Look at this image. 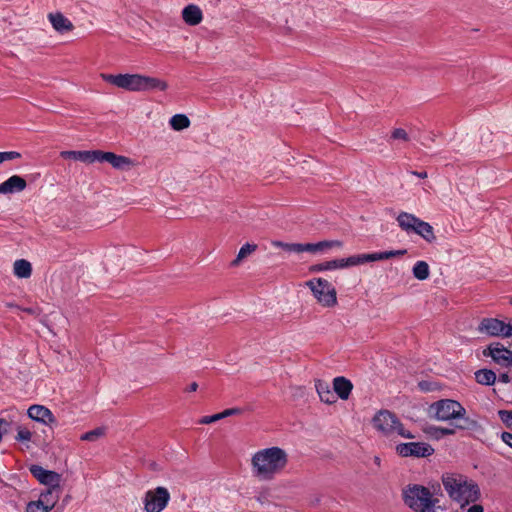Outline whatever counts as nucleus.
Wrapping results in <instances>:
<instances>
[{
    "label": "nucleus",
    "mask_w": 512,
    "mask_h": 512,
    "mask_svg": "<svg viewBox=\"0 0 512 512\" xmlns=\"http://www.w3.org/2000/svg\"><path fill=\"white\" fill-rule=\"evenodd\" d=\"M442 484L449 498L461 508L477 502L481 497L479 485L465 475L445 473L442 475Z\"/></svg>",
    "instance_id": "nucleus-1"
},
{
    "label": "nucleus",
    "mask_w": 512,
    "mask_h": 512,
    "mask_svg": "<svg viewBox=\"0 0 512 512\" xmlns=\"http://www.w3.org/2000/svg\"><path fill=\"white\" fill-rule=\"evenodd\" d=\"M287 454L279 447L257 451L251 459L252 473L259 480H271L286 465Z\"/></svg>",
    "instance_id": "nucleus-2"
},
{
    "label": "nucleus",
    "mask_w": 512,
    "mask_h": 512,
    "mask_svg": "<svg viewBox=\"0 0 512 512\" xmlns=\"http://www.w3.org/2000/svg\"><path fill=\"white\" fill-rule=\"evenodd\" d=\"M404 504L414 512H436L439 502L429 488L419 484H409L402 489Z\"/></svg>",
    "instance_id": "nucleus-3"
},
{
    "label": "nucleus",
    "mask_w": 512,
    "mask_h": 512,
    "mask_svg": "<svg viewBox=\"0 0 512 512\" xmlns=\"http://www.w3.org/2000/svg\"><path fill=\"white\" fill-rule=\"evenodd\" d=\"M374 428L385 436L397 434L401 437L412 439L414 435L406 430L398 417L388 411L380 410L372 419Z\"/></svg>",
    "instance_id": "nucleus-4"
},
{
    "label": "nucleus",
    "mask_w": 512,
    "mask_h": 512,
    "mask_svg": "<svg viewBox=\"0 0 512 512\" xmlns=\"http://www.w3.org/2000/svg\"><path fill=\"white\" fill-rule=\"evenodd\" d=\"M430 417L438 421H450L466 414V409L456 400L441 399L428 408Z\"/></svg>",
    "instance_id": "nucleus-5"
},
{
    "label": "nucleus",
    "mask_w": 512,
    "mask_h": 512,
    "mask_svg": "<svg viewBox=\"0 0 512 512\" xmlns=\"http://www.w3.org/2000/svg\"><path fill=\"white\" fill-rule=\"evenodd\" d=\"M317 302L323 307H334L337 304V292L332 284L323 278H314L307 282Z\"/></svg>",
    "instance_id": "nucleus-6"
},
{
    "label": "nucleus",
    "mask_w": 512,
    "mask_h": 512,
    "mask_svg": "<svg viewBox=\"0 0 512 512\" xmlns=\"http://www.w3.org/2000/svg\"><path fill=\"white\" fill-rule=\"evenodd\" d=\"M170 501V493L167 488L159 486L148 490L143 498L145 512H161Z\"/></svg>",
    "instance_id": "nucleus-7"
},
{
    "label": "nucleus",
    "mask_w": 512,
    "mask_h": 512,
    "mask_svg": "<svg viewBox=\"0 0 512 512\" xmlns=\"http://www.w3.org/2000/svg\"><path fill=\"white\" fill-rule=\"evenodd\" d=\"M101 78L118 88L132 91L142 92V75L141 74H101Z\"/></svg>",
    "instance_id": "nucleus-8"
},
{
    "label": "nucleus",
    "mask_w": 512,
    "mask_h": 512,
    "mask_svg": "<svg viewBox=\"0 0 512 512\" xmlns=\"http://www.w3.org/2000/svg\"><path fill=\"white\" fill-rule=\"evenodd\" d=\"M478 332L492 337H509L512 336V325L510 323L496 319L483 318L478 325Z\"/></svg>",
    "instance_id": "nucleus-9"
},
{
    "label": "nucleus",
    "mask_w": 512,
    "mask_h": 512,
    "mask_svg": "<svg viewBox=\"0 0 512 512\" xmlns=\"http://www.w3.org/2000/svg\"><path fill=\"white\" fill-rule=\"evenodd\" d=\"M396 452L401 457L425 458L434 453L433 447L424 442L400 443L396 446Z\"/></svg>",
    "instance_id": "nucleus-10"
},
{
    "label": "nucleus",
    "mask_w": 512,
    "mask_h": 512,
    "mask_svg": "<svg viewBox=\"0 0 512 512\" xmlns=\"http://www.w3.org/2000/svg\"><path fill=\"white\" fill-rule=\"evenodd\" d=\"M483 356L491 357L493 361L502 366H512V351L504 347L501 343H492L483 350Z\"/></svg>",
    "instance_id": "nucleus-11"
},
{
    "label": "nucleus",
    "mask_w": 512,
    "mask_h": 512,
    "mask_svg": "<svg viewBox=\"0 0 512 512\" xmlns=\"http://www.w3.org/2000/svg\"><path fill=\"white\" fill-rule=\"evenodd\" d=\"M29 471L41 484L47 487L60 486L62 476L55 471L46 470L40 465H31Z\"/></svg>",
    "instance_id": "nucleus-12"
},
{
    "label": "nucleus",
    "mask_w": 512,
    "mask_h": 512,
    "mask_svg": "<svg viewBox=\"0 0 512 512\" xmlns=\"http://www.w3.org/2000/svg\"><path fill=\"white\" fill-rule=\"evenodd\" d=\"M360 265V258L358 255L350 256L346 259H335L318 263L310 267L311 272H321L326 270L342 269L350 266Z\"/></svg>",
    "instance_id": "nucleus-13"
},
{
    "label": "nucleus",
    "mask_w": 512,
    "mask_h": 512,
    "mask_svg": "<svg viewBox=\"0 0 512 512\" xmlns=\"http://www.w3.org/2000/svg\"><path fill=\"white\" fill-rule=\"evenodd\" d=\"M342 243L340 241H321V242H318V243H305V244H301V243H294V244H290V252L293 251V252H297V253H301V252H317V251H321L325 248H331V247H334V246H341Z\"/></svg>",
    "instance_id": "nucleus-14"
},
{
    "label": "nucleus",
    "mask_w": 512,
    "mask_h": 512,
    "mask_svg": "<svg viewBox=\"0 0 512 512\" xmlns=\"http://www.w3.org/2000/svg\"><path fill=\"white\" fill-rule=\"evenodd\" d=\"M26 180L18 175H13L0 184V194L7 195L22 192L26 189Z\"/></svg>",
    "instance_id": "nucleus-15"
},
{
    "label": "nucleus",
    "mask_w": 512,
    "mask_h": 512,
    "mask_svg": "<svg viewBox=\"0 0 512 512\" xmlns=\"http://www.w3.org/2000/svg\"><path fill=\"white\" fill-rule=\"evenodd\" d=\"M27 413L29 418H31L32 420L41 422L46 425H50L56 422V419L52 412L42 405L30 406Z\"/></svg>",
    "instance_id": "nucleus-16"
},
{
    "label": "nucleus",
    "mask_w": 512,
    "mask_h": 512,
    "mask_svg": "<svg viewBox=\"0 0 512 512\" xmlns=\"http://www.w3.org/2000/svg\"><path fill=\"white\" fill-rule=\"evenodd\" d=\"M407 253V250L401 249V250H391V251H384V252H377V253H371V254H359L358 257L360 258V264H364L366 262H373V261H379V260H386L393 257H400Z\"/></svg>",
    "instance_id": "nucleus-17"
},
{
    "label": "nucleus",
    "mask_w": 512,
    "mask_h": 512,
    "mask_svg": "<svg viewBox=\"0 0 512 512\" xmlns=\"http://www.w3.org/2000/svg\"><path fill=\"white\" fill-rule=\"evenodd\" d=\"M48 19L53 28L59 33L72 31L74 26L72 22L66 18L61 12L49 13Z\"/></svg>",
    "instance_id": "nucleus-18"
},
{
    "label": "nucleus",
    "mask_w": 512,
    "mask_h": 512,
    "mask_svg": "<svg viewBox=\"0 0 512 512\" xmlns=\"http://www.w3.org/2000/svg\"><path fill=\"white\" fill-rule=\"evenodd\" d=\"M61 492V486L47 487L41 492L39 500L43 501L44 505L51 511L58 502Z\"/></svg>",
    "instance_id": "nucleus-19"
},
{
    "label": "nucleus",
    "mask_w": 512,
    "mask_h": 512,
    "mask_svg": "<svg viewBox=\"0 0 512 512\" xmlns=\"http://www.w3.org/2000/svg\"><path fill=\"white\" fill-rule=\"evenodd\" d=\"M333 389L340 399L347 400L353 389V384L345 377L339 376L333 380Z\"/></svg>",
    "instance_id": "nucleus-20"
},
{
    "label": "nucleus",
    "mask_w": 512,
    "mask_h": 512,
    "mask_svg": "<svg viewBox=\"0 0 512 512\" xmlns=\"http://www.w3.org/2000/svg\"><path fill=\"white\" fill-rule=\"evenodd\" d=\"M182 18L188 25H198L203 18L201 9L194 4L186 6L182 11Z\"/></svg>",
    "instance_id": "nucleus-21"
},
{
    "label": "nucleus",
    "mask_w": 512,
    "mask_h": 512,
    "mask_svg": "<svg viewBox=\"0 0 512 512\" xmlns=\"http://www.w3.org/2000/svg\"><path fill=\"white\" fill-rule=\"evenodd\" d=\"M419 220L420 218L407 212H401L397 216V222L399 227L407 233L414 232Z\"/></svg>",
    "instance_id": "nucleus-22"
},
{
    "label": "nucleus",
    "mask_w": 512,
    "mask_h": 512,
    "mask_svg": "<svg viewBox=\"0 0 512 512\" xmlns=\"http://www.w3.org/2000/svg\"><path fill=\"white\" fill-rule=\"evenodd\" d=\"M167 88L168 84L166 81L142 75V92L151 90L165 91Z\"/></svg>",
    "instance_id": "nucleus-23"
},
{
    "label": "nucleus",
    "mask_w": 512,
    "mask_h": 512,
    "mask_svg": "<svg viewBox=\"0 0 512 512\" xmlns=\"http://www.w3.org/2000/svg\"><path fill=\"white\" fill-rule=\"evenodd\" d=\"M316 390L320 397V400L326 404H333L336 402L335 392H333L329 385L324 381L316 382Z\"/></svg>",
    "instance_id": "nucleus-24"
},
{
    "label": "nucleus",
    "mask_w": 512,
    "mask_h": 512,
    "mask_svg": "<svg viewBox=\"0 0 512 512\" xmlns=\"http://www.w3.org/2000/svg\"><path fill=\"white\" fill-rule=\"evenodd\" d=\"M414 233L421 236L423 239H425L429 243L435 241V239H436L433 227L429 223H427L421 219L419 220L418 224L416 225Z\"/></svg>",
    "instance_id": "nucleus-25"
},
{
    "label": "nucleus",
    "mask_w": 512,
    "mask_h": 512,
    "mask_svg": "<svg viewBox=\"0 0 512 512\" xmlns=\"http://www.w3.org/2000/svg\"><path fill=\"white\" fill-rule=\"evenodd\" d=\"M14 274L19 278H28L32 274L31 263L25 259H19L14 262Z\"/></svg>",
    "instance_id": "nucleus-26"
},
{
    "label": "nucleus",
    "mask_w": 512,
    "mask_h": 512,
    "mask_svg": "<svg viewBox=\"0 0 512 512\" xmlns=\"http://www.w3.org/2000/svg\"><path fill=\"white\" fill-rule=\"evenodd\" d=\"M475 380L481 385L490 386L496 381V374L490 369H480L475 372Z\"/></svg>",
    "instance_id": "nucleus-27"
},
{
    "label": "nucleus",
    "mask_w": 512,
    "mask_h": 512,
    "mask_svg": "<svg viewBox=\"0 0 512 512\" xmlns=\"http://www.w3.org/2000/svg\"><path fill=\"white\" fill-rule=\"evenodd\" d=\"M455 420H457V422L455 423V430L459 429L476 431L480 428L479 423L476 420L467 417L466 414L460 417H456Z\"/></svg>",
    "instance_id": "nucleus-28"
},
{
    "label": "nucleus",
    "mask_w": 512,
    "mask_h": 512,
    "mask_svg": "<svg viewBox=\"0 0 512 512\" xmlns=\"http://www.w3.org/2000/svg\"><path fill=\"white\" fill-rule=\"evenodd\" d=\"M169 123L175 131H181L190 126V120L185 114H175L171 117Z\"/></svg>",
    "instance_id": "nucleus-29"
},
{
    "label": "nucleus",
    "mask_w": 512,
    "mask_h": 512,
    "mask_svg": "<svg viewBox=\"0 0 512 512\" xmlns=\"http://www.w3.org/2000/svg\"><path fill=\"white\" fill-rule=\"evenodd\" d=\"M413 276L418 280H426L430 275L429 265L425 261H417L412 269Z\"/></svg>",
    "instance_id": "nucleus-30"
},
{
    "label": "nucleus",
    "mask_w": 512,
    "mask_h": 512,
    "mask_svg": "<svg viewBox=\"0 0 512 512\" xmlns=\"http://www.w3.org/2000/svg\"><path fill=\"white\" fill-rule=\"evenodd\" d=\"M256 249H257L256 244H250V243L244 244L240 248L236 258L231 262V266H238L243 259H245L249 255H251L254 251H256Z\"/></svg>",
    "instance_id": "nucleus-31"
},
{
    "label": "nucleus",
    "mask_w": 512,
    "mask_h": 512,
    "mask_svg": "<svg viewBox=\"0 0 512 512\" xmlns=\"http://www.w3.org/2000/svg\"><path fill=\"white\" fill-rule=\"evenodd\" d=\"M61 157L90 163V151H62Z\"/></svg>",
    "instance_id": "nucleus-32"
},
{
    "label": "nucleus",
    "mask_w": 512,
    "mask_h": 512,
    "mask_svg": "<svg viewBox=\"0 0 512 512\" xmlns=\"http://www.w3.org/2000/svg\"><path fill=\"white\" fill-rule=\"evenodd\" d=\"M108 163H110L116 169H124L126 166L131 164V160L128 157L116 155L111 152Z\"/></svg>",
    "instance_id": "nucleus-33"
},
{
    "label": "nucleus",
    "mask_w": 512,
    "mask_h": 512,
    "mask_svg": "<svg viewBox=\"0 0 512 512\" xmlns=\"http://www.w3.org/2000/svg\"><path fill=\"white\" fill-rule=\"evenodd\" d=\"M104 435H105V428L97 427L91 431H88V432L82 434L80 439L82 441L95 442Z\"/></svg>",
    "instance_id": "nucleus-34"
},
{
    "label": "nucleus",
    "mask_w": 512,
    "mask_h": 512,
    "mask_svg": "<svg viewBox=\"0 0 512 512\" xmlns=\"http://www.w3.org/2000/svg\"><path fill=\"white\" fill-rule=\"evenodd\" d=\"M426 432L436 439L455 434L454 428L429 427Z\"/></svg>",
    "instance_id": "nucleus-35"
},
{
    "label": "nucleus",
    "mask_w": 512,
    "mask_h": 512,
    "mask_svg": "<svg viewBox=\"0 0 512 512\" xmlns=\"http://www.w3.org/2000/svg\"><path fill=\"white\" fill-rule=\"evenodd\" d=\"M16 430H17V435H16L15 439L17 441H19V442H28V441L31 440L32 433H31L30 429H28L25 426L18 425L16 427Z\"/></svg>",
    "instance_id": "nucleus-36"
},
{
    "label": "nucleus",
    "mask_w": 512,
    "mask_h": 512,
    "mask_svg": "<svg viewBox=\"0 0 512 512\" xmlns=\"http://www.w3.org/2000/svg\"><path fill=\"white\" fill-rule=\"evenodd\" d=\"M111 152H103L100 150L90 151V163L93 162H108Z\"/></svg>",
    "instance_id": "nucleus-37"
},
{
    "label": "nucleus",
    "mask_w": 512,
    "mask_h": 512,
    "mask_svg": "<svg viewBox=\"0 0 512 512\" xmlns=\"http://www.w3.org/2000/svg\"><path fill=\"white\" fill-rule=\"evenodd\" d=\"M50 510L46 505H44L43 501H31L27 504L26 512H49Z\"/></svg>",
    "instance_id": "nucleus-38"
},
{
    "label": "nucleus",
    "mask_w": 512,
    "mask_h": 512,
    "mask_svg": "<svg viewBox=\"0 0 512 512\" xmlns=\"http://www.w3.org/2000/svg\"><path fill=\"white\" fill-rule=\"evenodd\" d=\"M501 421L510 429H512V410H500L498 412Z\"/></svg>",
    "instance_id": "nucleus-39"
},
{
    "label": "nucleus",
    "mask_w": 512,
    "mask_h": 512,
    "mask_svg": "<svg viewBox=\"0 0 512 512\" xmlns=\"http://www.w3.org/2000/svg\"><path fill=\"white\" fill-rule=\"evenodd\" d=\"M391 138L394 140L409 141L407 132L402 128H396L392 131Z\"/></svg>",
    "instance_id": "nucleus-40"
},
{
    "label": "nucleus",
    "mask_w": 512,
    "mask_h": 512,
    "mask_svg": "<svg viewBox=\"0 0 512 512\" xmlns=\"http://www.w3.org/2000/svg\"><path fill=\"white\" fill-rule=\"evenodd\" d=\"M222 419V416L220 413H217V414H214V415H211V416H204L202 417L200 420H199V423L200 424H211V423H214L218 420H221Z\"/></svg>",
    "instance_id": "nucleus-41"
},
{
    "label": "nucleus",
    "mask_w": 512,
    "mask_h": 512,
    "mask_svg": "<svg viewBox=\"0 0 512 512\" xmlns=\"http://www.w3.org/2000/svg\"><path fill=\"white\" fill-rule=\"evenodd\" d=\"M283 249L284 251H288V243L286 242H282V241H277V240H273L270 242V252H272L273 250H277V249Z\"/></svg>",
    "instance_id": "nucleus-42"
},
{
    "label": "nucleus",
    "mask_w": 512,
    "mask_h": 512,
    "mask_svg": "<svg viewBox=\"0 0 512 512\" xmlns=\"http://www.w3.org/2000/svg\"><path fill=\"white\" fill-rule=\"evenodd\" d=\"M2 156H3V162H4V161L18 159L21 157V154L16 151H8V152H2Z\"/></svg>",
    "instance_id": "nucleus-43"
},
{
    "label": "nucleus",
    "mask_w": 512,
    "mask_h": 512,
    "mask_svg": "<svg viewBox=\"0 0 512 512\" xmlns=\"http://www.w3.org/2000/svg\"><path fill=\"white\" fill-rule=\"evenodd\" d=\"M241 412H242V410L240 408H229V409H226V410L220 412V414L222 416V419H224L229 416L238 415Z\"/></svg>",
    "instance_id": "nucleus-44"
},
{
    "label": "nucleus",
    "mask_w": 512,
    "mask_h": 512,
    "mask_svg": "<svg viewBox=\"0 0 512 512\" xmlns=\"http://www.w3.org/2000/svg\"><path fill=\"white\" fill-rule=\"evenodd\" d=\"M501 439L504 443H506L508 446L512 448V433L503 432L501 434Z\"/></svg>",
    "instance_id": "nucleus-45"
},
{
    "label": "nucleus",
    "mask_w": 512,
    "mask_h": 512,
    "mask_svg": "<svg viewBox=\"0 0 512 512\" xmlns=\"http://www.w3.org/2000/svg\"><path fill=\"white\" fill-rule=\"evenodd\" d=\"M467 512H484V508L482 505L474 504L468 509Z\"/></svg>",
    "instance_id": "nucleus-46"
},
{
    "label": "nucleus",
    "mask_w": 512,
    "mask_h": 512,
    "mask_svg": "<svg viewBox=\"0 0 512 512\" xmlns=\"http://www.w3.org/2000/svg\"><path fill=\"white\" fill-rule=\"evenodd\" d=\"M510 380L511 378L507 373H502L499 375V381L502 383H509Z\"/></svg>",
    "instance_id": "nucleus-47"
},
{
    "label": "nucleus",
    "mask_w": 512,
    "mask_h": 512,
    "mask_svg": "<svg viewBox=\"0 0 512 512\" xmlns=\"http://www.w3.org/2000/svg\"><path fill=\"white\" fill-rule=\"evenodd\" d=\"M411 174H413L419 178H423V179L427 177V172H425V171H422V172L412 171Z\"/></svg>",
    "instance_id": "nucleus-48"
},
{
    "label": "nucleus",
    "mask_w": 512,
    "mask_h": 512,
    "mask_svg": "<svg viewBox=\"0 0 512 512\" xmlns=\"http://www.w3.org/2000/svg\"><path fill=\"white\" fill-rule=\"evenodd\" d=\"M198 388V384L196 382H192L188 388L186 389L189 392H195Z\"/></svg>",
    "instance_id": "nucleus-49"
},
{
    "label": "nucleus",
    "mask_w": 512,
    "mask_h": 512,
    "mask_svg": "<svg viewBox=\"0 0 512 512\" xmlns=\"http://www.w3.org/2000/svg\"><path fill=\"white\" fill-rule=\"evenodd\" d=\"M22 310H23L24 312L29 313V314H34V312H35L32 308H24V309H22Z\"/></svg>",
    "instance_id": "nucleus-50"
},
{
    "label": "nucleus",
    "mask_w": 512,
    "mask_h": 512,
    "mask_svg": "<svg viewBox=\"0 0 512 512\" xmlns=\"http://www.w3.org/2000/svg\"><path fill=\"white\" fill-rule=\"evenodd\" d=\"M374 463H375L376 465H378V466H379V465H380V463H381V459H380V457L375 456V457H374Z\"/></svg>",
    "instance_id": "nucleus-51"
},
{
    "label": "nucleus",
    "mask_w": 512,
    "mask_h": 512,
    "mask_svg": "<svg viewBox=\"0 0 512 512\" xmlns=\"http://www.w3.org/2000/svg\"><path fill=\"white\" fill-rule=\"evenodd\" d=\"M5 305H6V307H9V308H14V307L18 308L16 305H14L13 303H9V302L6 303Z\"/></svg>",
    "instance_id": "nucleus-52"
},
{
    "label": "nucleus",
    "mask_w": 512,
    "mask_h": 512,
    "mask_svg": "<svg viewBox=\"0 0 512 512\" xmlns=\"http://www.w3.org/2000/svg\"><path fill=\"white\" fill-rule=\"evenodd\" d=\"M3 163V156H2V152H0V164Z\"/></svg>",
    "instance_id": "nucleus-53"
},
{
    "label": "nucleus",
    "mask_w": 512,
    "mask_h": 512,
    "mask_svg": "<svg viewBox=\"0 0 512 512\" xmlns=\"http://www.w3.org/2000/svg\"><path fill=\"white\" fill-rule=\"evenodd\" d=\"M69 498H70L69 496H66V498L64 499V501H65V502H66V501H68V500H69Z\"/></svg>",
    "instance_id": "nucleus-54"
},
{
    "label": "nucleus",
    "mask_w": 512,
    "mask_h": 512,
    "mask_svg": "<svg viewBox=\"0 0 512 512\" xmlns=\"http://www.w3.org/2000/svg\"><path fill=\"white\" fill-rule=\"evenodd\" d=\"M509 303H510V304L512 305V297L510 298V301H509Z\"/></svg>",
    "instance_id": "nucleus-55"
},
{
    "label": "nucleus",
    "mask_w": 512,
    "mask_h": 512,
    "mask_svg": "<svg viewBox=\"0 0 512 512\" xmlns=\"http://www.w3.org/2000/svg\"><path fill=\"white\" fill-rule=\"evenodd\" d=\"M512 325V323H510Z\"/></svg>",
    "instance_id": "nucleus-56"
}]
</instances>
